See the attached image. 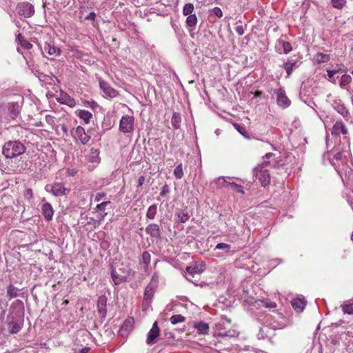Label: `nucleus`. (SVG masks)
Segmentation results:
<instances>
[{
    "label": "nucleus",
    "mask_w": 353,
    "mask_h": 353,
    "mask_svg": "<svg viewBox=\"0 0 353 353\" xmlns=\"http://www.w3.org/2000/svg\"><path fill=\"white\" fill-rule=\"evenodd\" d=\"M26 147L19 141L6 142L2 149L5 157L4 161L0 159V169L5 173L21 172L26 170V164L24 161L17 160V157L23 154Z\"/></svg>",
    "instance_id": "1"
},
{
    "label": "nucleus",
    "mask_w": 353,
    "mask_h": 353,
    "mask_svg": "<svg viewBox=\"0 0 353 353\" xmlns=\"http://www.w3.org/2000/svg\"><path fill=\"white\" fill-rule=\"evenodd\" d=\"M19 98L21 99L20 101H16L0 103L1 121L10 122L19 117L23 101V98L20 97Z\"/></svg>",
    "instance_id": "2"
},
{
    "label": "nucleus",
    "mask_w": 353,
    "mask_h": 353,
    "mask_svg": "<svg viewBox=\"0 0 353 353\" xmlns=\"http://www.w3.org/2000/svg\"><path fill=\"white\" fill-rule=\"evenodd\" d=\"M214 336L221 338H236L239 332L233 328L231 320L221 317L213 326Z\"/></svg>",
    "instance_id": "3"
},
{
    "label": "nucleus",
    "mask_w": 353,
    "mask_h": 353,
    "mask_svg": "<svg viewBox=\"0 0 353 353\" xmlns=\"http://www.w3.org/2000/svg\"><path fill=\"white\" fill-rule=\"evenodd\" d=\"M282 316L279 314L272 315L271 314L260 313L258 315L257 319L261 325H266L274 332L276 329L282 328V324L279 321Z\"/></svg>",
    "instance_id": "4"
},
{
    "label": "nucleus",
    "mask_w": 353,
    "mask_h": 353,
    "mask_svg": "<svg viewBox=\"0 0 353 353\" xmlns=\"http://www.w3.org/2000/svg\"><path fill=\"white\" fill-rule=\"evenodd\" d=\"M132 270L124 267L112 268L111 277L115 285H119L123 282L127 281L131 274Z\"/></svg>",
    "instance_id": "5"
},
{
    "label": "nucleus",
    "mask_w": 353,
    "mask_h": 353,
    "mask_svg": "<svg viewBox=\"0 0 353 353\" xmlns=\"http://www.w3.org/2000/svg\"><path fill=\"white\" fill-rule=\"evenodd\" d=\"M159 282V276L157 272H154L149 284L145 287L143 296V301L146 303H150L154 296V292L158 287Z\"/></svg>",
    "instance_id": "6"
},
{
    "label": "nucleus",
    "mask_w": 353,
    "mask_h": 353,
    "mask_svg": "<svg viewBox=\"0 0 353 353\" xmlns=\"http://www.w3.org/2000/svg\"><path fill=\"white\" fill-rule=\"evenodd\" d=\"M45 190L52 194L55 196H64L70 192V190L66 188L63 183L59 182L47 184L45 186Z\"/></svg>",
    "instance_id": "7"
},
{
    "label": "nucleus",
    "mask_w": 353,
    "mask_h": 353,
    "mask_svg": "<svg viewBox=\"0 0 353 353\" xmlns=\"http://www.w3.org/2000/svg\"><path fill=\"white\" fill-rule=\"evenodd\" d=\"M119 130L123 133H132L134 130V117L125 114L122 116L119 121Z\"/></svg>",
    "instance_id": "8"
},
{
    "label": "nucleus",
    "mask_w": 353,
    "mask_h": 353,
    "mask_svg": "<svg viewBox=\"0 0 353 353\" xmlns=\"http://www.w3.org/2000/svg\"><path fill=\"white\" fill-rule=\"evenodd\" d=\"M253 172L256 179L261 182L263 186H266L270 183V172L265 169L264 166L254 168Z\"/></svg>",
    "instance_id": "9"
},
{
    "label": "nucleus",
    "mask_w": 353,
    "mask_h": 353,
    "mask_svg": "<svg viewBox=\"0 0 353 353\" xmlns=\"http://www.w3.org/2000/svg\"><path fill=\"white\" fill-rule=\"evenodd\" d=\"M160 336V328L158 326V322L153 323L152 328L147 334L145 343L148 345H152L157 342V339Z\"/></svg>",
    "instance_id": "10"
},
{
    "label": "nucleus",
    "mask_w": 353,
    "mask_h": 353,
    "mask_svg": "<svg viewBox=\"0 0 353 353\" xmlns=\"http://www.w3.org/2000/svg\"><path fill=\"white\" fill-rule=\"evenodd\" d=\"M205 270V265L202 263H195L194 265L187 267V276L186 279L194 283L192 279L195 275H200Z\"/></svg>",
    "instance_id": "11"
},
{
    "label": "nucleus",
    "mask_w": 353,
    "mask_h": 353,
    "mask_svg": "<svg viewBox=\"0 0 353 353\" xmlns=\"http://www.w3.org/2000/svg\"><path fill=\"white\" fill-rule=\"evenodd\" d=\"M274 94L276 95V102L279 107L287 108L290 105L291 101L286 96L283 88H279L274 90Z\"/></svg>",
    "instance_id": "12"
},
{
    "label": "nucleus",
    "mask_w": 353,
    "mask_h": 353,
    "mask_svg": "<svg viewBox=\"0 0 353 353\" xmlns=\"http://www.w3.org/2000/svg\"><path fill=\"white\" fill-rule=\"evenodd\" d=\"M333 108L339 113L346 121L352 122L351 120L350 113L345 107V105L342 103L341 99H335L332 103Z\"/></svg>",
    "instance_id": "13"
},
{
    "label": "nucleus",
    "mask_w": 353,
    "mask_h": 353,
    "mask_svg": "<svg viewBox=\"0 0 353 353\" xmlns=\"http://www.w3.org/2000/svg\"><path fill=\"white\" fill-rule=\"evenodd\" d=\"M17 12L19 15L26 18L32 17L34 13V6L28 2L20 3L17 7Z\"/></svg>",
    "instance_id": "14"
},
{
    "label": "nucleus",
    "mask_w": 353,
    "mask_h": 353,
    "mask_svg": "<svg viewBox=\"0 0 353 353\" xmlns=\"http://www.w3.org/2000/svg\"><path fill=\"white\" fill-rule=\"evenodd\" d=\"M337 172L341 176L344 185L346 187H350L353 182L352 170L345 165L343 170H337Z\"/></svg>",
    "instance_id": "15"
},
{
    "label": "nucleus",
    "mask_w": 353,
    "mask_h": 353,
    "mask_svg": "<svg viewBox=\"0 0 353 353\" xmlns=\"http://www.w3.org/2000/svg\"><path fill=\"white\" fill-rule=\"evenodd\" d=\"M72 135L74 138L79 139L83 145L87 144L91 138V137L85 132V129L80 125L77 126L72 131Z\"/></svg>",
    "instance_id": "16"
},
{
    "label": "nucleus",
    "mask_w": 353,
    "mask_h": 353,
    "mask_svg": "<svg viewBox=\"0 0 353 353\" xmlns=\"http://www.w3.org/2000/svg\"><path fill=\"white\" fill-rule=\"evenodd\" d=\"M232 247L231 245L225 243H218L215 248L214 249V256L216 257H222L225 254L227 255H231L232 254Z\"/></svg>",
    "instance_id": "17"
},
{
    "label": "nucleus",
    "mask_w": 353,
    "mask_h": 353,
    "mask_svg": "<svg viewBox=\"0 0 353 353\" xmlns=\"http://www.w3.org/2000/svg\"><path fill=\"white\" fill-rule=\"evenodd\" d=\"M41 210V214L46 221H50L52 219L54 215L53 208L50 203L46 201L45 198L42 199Z\"/></svg>",
    "instance_id": "18"
},
{
    "label": "nucleus",
    "mask_w": 353,
    "mask_h": 353,
    "mask_svg": "<svg viewBox=\"0 0 353 353\" xmlns=\"http://www.w3.org/2000/svg\"><path fill=\"white\" fill-rule=\"evenodd\" d=\"M99 86L107 97L114 98L119 94L117 90L112 88L108 82L102 79H99Z\"/></svg>",
    "instance_id": "19"
},
{
    "label": "nucleus",
    "mask_w": 353,
    "mask_h": 353,
    "mask_svg": "<svg viewBox=\"0 0 353 353\" xmlns=\"http://www.w3.org/2000/svg\"><path fill=\"white\" fill-rule=\"evenodd\" d=\"M347 133L348 130L344 123L341 120L336 121L333 125L332 134L334 136H339L342 134L345 136L344 139H346V135Z\"/></svg>",
    "instance_id": "20"
},
{
    "label": "nucleus",
    "mask_w": 353,
    "mask_h": 353,
    "mask_svg": "<svg viewBox=\"0 0 353 353\" xmlns=\"http://www.w3.org/2000/svg\"><path fill=\"white\" fill-rule=\"evenodd\" d=\"M192 325L199 334L206 335L209 333L210 327L209 324L206 322L203 321H193Z\"/></svg>",
    "instance_id": "21"
},
{
    "label": "nucleus",
    "mask_w": 353,
    "mask_h": 353,
    "mask_svg": "<svg viewBox=\"0 0 353 353\" xmlns=\"http://www.w3.org/2000/svg\"><path fill=\"white\" fill-rule=\"evenodd\" d=\"M274 335V332L266 325H262L259 327L257 338L259 340L270 339Z\"/></svg>",
    "instance_id": "22"
},
{
    "label": "nucleus",
    "mask_w": 353,
    "mask_h": 353,
    "mask_svg": "<svg viewBox=\"0 0 353 353\" xmlns=\"http://www.w3.org/2000/svg\"><path fill=\"white\" fill-rule=\"evenodd\" d=\"M145 232L152 239H161V230L158 224L150 223L145 228Z\"/></svg>",
    "instance_id": "23"
},
{
    "label": "nucleus",
    "mask_w": 353,
    "mask_h": 353,
    "mask_svg": "<svg viewBox=\"0 0 353 353\" xmlns=\"http://www.w3.org/2000/svg\"><path fill=\"white\" fill-rule=\"evenodd\" d=\"M134 325V319L132 318H128L124 321L122 325L119 329V334L124 336L128 335L129 332L132 330Z\"/></svg>",
    "instance_id": "24"
},
{
    "label": "nucleus",
    "mask_w": 353,
    "mask_h": 353,
    "mask_svg": "<svg viewBox=\"0 0 353 353\" xmlns=\"http://www.w3.org/2000/svg\"><path fill=\"white\" fill-rule=\"evenodd\" d=\"M107 297L105 295H101L97 300V307L99 314L105 317L107 313L106 310Z\"/></svg>",
    "instance_id": "25"
},
{
    "label": "nucleus",
    "mask_w": 353,
    "mask_h": 353,
    "mask_svg": "<svg viewBox=\"0 0 353 353\" xmlns=\"http://www.w3.org/2000/svg\"><path fill=\"white\" fill-rule=\"evenodd\" d=\"M198 23L197 17L194 13L192 14H190L187 16L185 20V26L189 32H192L196 29V26Z\"/></svg>",
    "instance_id": "26"
},
{
    "label": "nucleus",
    "mask_w": 353,
    "mask_h": 353,
    "mask_svg": "<svg viewBox=\"0 0 353 353\" xmlns=\"http://www.w3.org/2000/svg\"><path fill=\"white\" fill-rule=\"evenodd\" d=\"M306 305V301L303 298H296L292 301V307L298 312L303 311Z\"/></svg>",
    "instance_id": "27"
},
{
    "label": "nucleus",
    "mask_w": 353,
    "mask_h": 353,
    "mask_svg": "<svg viewBox=\"0 0 353 353\" xmlns=\"http://www.w3.org/2000/svg\"><path fill=\"white\" fill-rule=\"evenodd\" d=\"M43 49L49 55L54 57L61 55V50L60 48L50 43H45Z\"/></svg>",
    "instance_id": "28"
},
{
    "label": "nucleus",
    "mask_w": 353,
    "mask_h": 353,
    "mask_svg": "<svg viewBox=\"0 0 353 353\" xmlns=\"http://www.w3.org/2000/svg\"><path fill=\"white\" fill-rule=\"evenodd\" d=\"M22 321H11L8 323V329L10 334H14L18 333L22 328Z\"/></svg>",
    "instance_id": "29"
},
{
    "label": "nucleus",
    "mask_w": 353,
    "mask_h": 353,
    "mask_svg": "<svg viewBox=\"0 0 353 353\" xmlns=\"http://www.w3.org/2000/svg\"><path fill=\"white\" fill-rule=\"evenodd\" d=\"M75 113L86 124H88L90 122V119L92 118V114L85 110H77Z\"/></svg>",
    "instance_id": "30"
},
{
    "label": "nucleus",
    "mask_w": 353,
    "mask_h": 353,
    "mask_svg": "<svg viewBox=\"0 0 353 353\" xmlns=\"http://www.w3.org/2000/svg\"><path fill=\"white\" fill-rule=\"evenodd\" d=\"M16 41L21 45L23 48L26 50H30L32 48V45L28 41L25 39L21 33H19L17 35Z\"/></svg>",
    "instance_id": "31"
},
{
    "label": "nucleus",
    "mask_w": 353,
    "mask_h": 353,
    "mask_svg": "<svg viewBox=\"0 0 353 353\" xmlns=\"http://www.w3.org/2000/svg\"><path fill=\"white\" fill-rule=\"evenodd\" d=\"M181 117L179 113L174 112L171 119V124L174 130H177L181 126Z\"/></svg>",
    "instance_id": "32"
},
{
    "label": "nucleus",
    "mask_w": 353,
    "mask_h": 353,
    "mask_svg": "<svg viewBox=\"0 0 353 353\" xmlns=\"http://www.w3.org/2000/svg\"><path fill=\"white\" fill-rule=\"evenodd\" d=\"M150 260H151L150 254L147 251H144L142 253L141 263L142 265H143V269L145 271H146L148 270V265L150 263Z\"/></svg>",
    "instance_id": "33"
},
{
    "label": "nucleus",
    "mask_w": 353,
    "mask_h": 353,
    "mask_svg": "<svg viewBox=\"0 0 353 353\" xmlns=\"http://www.w3.org/2000/svg\"><path fill=\"white\" fill-rule=\"evenodd\" d=\"M233 126L245 138L250 139V133L243 124L234 123Z\"/></svg>",
    "instance_id": "34"
},
{
    "label": "nucleus",
    "mask_w": 353,
    "mask_h": 353,
    "mask_svg": "<svg viewBox=\"0 0 353 353\" xmlns=\"http://www.w3.org/2000/svg\"><path fill=\"white\" fill-rule=\"evenodd\" d=\"M352 81V77L349 74H343L341 76L339 85L340 87L343 89H347V85L351 83Z\"/></svg>",
    "instance_id": "35"
},
{
    "label": "nucleus",
    "mask_w": 353,
    "mask_h": 353,
    "mask_svg": "<svg viewBox=\"0 0 353 353\" xmlns=\"http://www.w3.org/2000/svg\"><path fill=\"white\" fill-rule=\"evenodd\" d=\"M157 213V204L154 203L151 205L147 210L146 217L150 220H153Z\"/></svg>",
    "instance_id": "36"
},
{
    "label": "nucleus",
    "mask_w": 353,
    "mask_h": 353,
    "mask_svg": "<svg viewBox=\"0 0 353 353\" xmlns=\"http://www.w3.org/2000/svg\"><path fill=\"white\" fill-rule=\"evenodd\" d=\"M278 45L281 46L283 48V53L288 54L292 50V47L290 42L283 40H278Z\"/></svg>",
    "instance_id": "37"
},
{
    "label": "nucleus",
    "mask_w": 353,
    "mask_h": 353,
    "mask_svg": "<svg viewBox=\"0 0 353 353\" xmlns=\"http://www.w3.org/2000/svg\"><path fill=\"white\" fill-rule=\"evenodd\" d=\"M283 67L286 71L287 77H289L291 75L294 68L297 67V61H288V62H286L284 64Z\"/></svg>",
    "instance_id": "38"
},
{
    "label": "nucleus",
    "mask_w": 353,
    "mask_h": 353,
    "mask_svg": "<svg viewBox=\"0 0 353 353\" xmlns=\"http://www.w3.org/2000/svg\"><path fill=\"white\" fill-rule=\"evenodd\" d=\"M229 182L223 176H220L214 181L217 188H228Z\"/></svg>",
    "instance_id": "39"
},
{
    "label": "nucleus",
    "mask_w": 353,
    "mask_h": 353,
    "mask_svg": "<svg viewBox=\"0 0 353 353\" xmlns=\"http://www.w3.org/2000/svg\"><path fill=\"white\" fill-rule=\"evenodd\" d=\"M314 60L317 63H326L330 60V55L321 52H318L314 56Z\"/></svg>",
    "instance_id": "40"
},
{
    "label": "nucleus",
    "mask_w": 353,
    "mask_h": 353,
    "mask_svg": "<svg viewBox=\"0 0 353 353\" xmlns=\"http://www.w3.org/2000/svg\"><path fill=\"white\" fill-rule=\"evenodd\" d=\"M70 0H51V3L56 9H61L65 8L70 3Z\"/></svg>",
    "instance_id": "41"
},
{
    "label": "nucleus",
    "mask_w": 353,
    "mask_h": 353,
    "mask_svg": "<svg viewBox=\"0 0 353 353\" xmlns=\"http://www.w3.org/2000/svg\"><path fill=\"white\" fill-rule=\"evenodd\" d=\"M7 295L10 298V299L17 297L18 289L14 287L12 284H10L7 287Z\"/></svg>",
    "instance_id": "42"
},
{
    "label": "nucleus",
    "mask_w": 353,
    "mask_h": 353,
    "mask_svg": "<svg viewBox=\"0 0 353 353\" xmlns=\"http://www.w3.org/2000/svg\"><path fill=\"white\" fill-rule=\"evenodd\" d=\"M194 10V6L193 3H185L183 8V14L185 16H188L190 14H194L193 13Z\"/></svg>",
    "instance_id": "43"
},
{
    "label": "nucleus",
    "mask_w": 353,
    "mask_h": 353,
    "mask_svg": "<svg viewBox=\"0 0 353 353\" xmlns=\"http://www.w3.org/2000/svg\"><path fill=\"white\" fill-rule=\"evenodd\" d=\"M111 203V201H103L99 204L97 205V207H96V209H97V211L101 214H107L108 213L105 212V208L110 205Z\"/></svg>",
    "instance_id": "44"
},
{
    "label": "nucleus",
    "mask_w": 353,
    "mask_h": 353,
    "mask_svg": "<svg viewBox=\"0 0 353 353\" xmlns=\"http://www.w3.org/2000/svg\"><path fill=\"white\" fill-rule=\"evenodd\" d=\"M174 176L176 179H181L183 176V170L182 163H179L176 166L173 172Z\"/></svg>",
    "instance_id": "45"
},
{
    "label": "nucleus",
    "mask_w": 353,
    "mask_h": 353,
    "mask_svg": "<svg viewBox=\"0 0 353 353\" xmlns=\"http://www.w3.org/2000/svg\"><path fill=\"white\" fill-rule=\"evenodd\" d=\"M176 216L179 219V221L183 223L187 222L190 219V215L188 214V212L185 210H181L179 212L176 214Z\"/></svg>",
    "instance_id": "46"
},
{
    "label": "nucleus",
    "mask_w": 353,
    "mask_h": 353,
    "mask_svg": "<svg viewBox=\"0 0 353 353\" xmlns=\"http://www.w3.org/2000/svg\"><path fill=\"white\" fill-rule=\"evenodd\" d=\"M185 321V318L181 314H175L170 318V321L172 325H176L179 323H182Z\"/></svg>",
    "instance_id": "47"
},
{
    "label": "nucleus",
    "mask_w": 353,
    "mask_h": 353,
    "mask_svg": "<svg viewBox=\"0 0 353 353\" xmlns=\"http://www.w3.org/2000/svg\"><path fill=\"white\" fill-rule=\"evenodd\" d=\"M62 99L64 100L63 101L61 102L62 103H64L71 108L76 105L75 100L73 98L68 96L67 94H65Z\"/></svg>",
    "instance_id": "48"
},
{
    "label": "nucleus",
    "mask_w": 353,
    "mask_h": 353,
    "mask_svg": "<svg viewBox=\"0 0 353 353\" xmlns=\"http://www.w3.org/2000/svg\"><path fill=\"white\" fill-rule=\"evenodd\" d=\"M261 305L266 308H275L276 307V303L274 301H271L268 299H265L261 301Z\"/></svg>",
    "instance_id": "49"
},
{
    "label": "nucleus",
    "mask_w": 353,
    "mask_h": 353,
    "mask_svg": "<svg viewBox=\"0 0 353 353\" xmlns=\"http://www.w3.org/2000/svg\"><path fill=\"white\" fill-rule=\"evenodd\" d=\"M341 307L344 314H353V303H345Z\"/></svg>",
    "instance_id": "50"
},
{
    "label": "nucleus",
    "mask_w": 353,
    "mask_h": 353,
    "mask_svg": "<svg viewBox=\"0 0 353 353\" xmlns=\"http://www.w3.org/2000/svg\"><path fill=\"white\" fill-rule=\"evenodd\" d=\"M232 190H234L236 192L244 193L243 187L241 185H239L234 182H229V187Z\"/></svg>",
    "instance_id": "51"
},
{
    "label": "nucleus",
    "mask_w": 353,
    "mask_h": 353,
    "mask_svg": "<svg viewBox=\"0 0 353 353\" xmlns=\"http://www.w3.org/2000/svg\"><path fill=\"white\" fill-rule=\"evenodd\" d=\"M332 5L337 9H341L346 3V0H332Z\"/></svg>",
    "instance_id": "52"
},
{
    "label": "nucleus",
    "mask_w": 353,
    "mask_h": 353,
    "mask_svg": "<svg viewBox=\"0 0 353 353\" xmlns=\"http://www.w3.org/2000/svg\"><path fill=\"white\" fill-rule=\"evenodd\" d=\"M210 14L215 15L216 17L221 18L223 17V12L219 7H214L209 10Z\"/></svg>",
    "instance_id": "53"
},
{
    "label": "nucleus",
    "mask_w": 353,
    "mask_h": 353,
    "mask_svg": "<svg viewBox=\"0 0 353 353\" xmlns=\"http://www.w3.org/2000/svg\"><path fill=\"white\" fill-rule=\"evenodd\" d=\"M106 216H107V214H101L99 212L97 220H94V219H91V220L94 222V227H96V225L99 226L101 224V221H103L104 220V219Z\"/></svg>",
    "instance_id": "54"
},
{
    "label": "nucleus",
    "mask_w": 353,
    "mask_h": 353,
    "mask_svg": "<svg viewBox=\"0 0 353 353\" xmlns=\"http://www.w3.org/2000/svg\"><path fill=\"white\" fill-rule=\"evenodd\" d=\"M337 72H338V70H327V78L332 83H335V79H334V76Z\"/></svg>",
    "instance_id": "55"
},
{
    "label": "nucleus",
    "mask_w": 353,
    "mask_h": 353,
    "mask_svg": "<svg viewBox=\"0 0 353 353\" xmlns=\"http://www.w3.org/2000/svg\"><path fill=\"white\" fill-rule=\"evenodd\" d=\"M105 196H106V193H105L104 192H97L94 196V201L95 202H99Z\"/></svg>",
    "instance_id": "56"
},
{
    "label": "nucleus",
    "mask_w": 353,
    "mask_h": 353,
    "mask_svg": "<svg viewBox=\"0 0 353 353\" xmlns=\"http://www.w3.org/2000/svg\"><path fill=\"white\" fill-rule=\"evenodd\" d=\"M169 192H170V188H169L168 184H165L161 188V192H160V195L161 196H164L166 194H169Z\"/></svg>",
    "instance_id": "57"
},
{
    "label": "nucleus",
    "mask_w": 353,
    "mask_h": 353,
    "mask_svg": "<svg viewBox=\"0 0 353 353\" xmlns=\"http://www.w3.org/2000/svg\"><path fill=\"white\" fill-rule=\"evenodd\" d=\"M86 103H87L88 106L90 107V108H92V110H95L96 108H97L99 107L98 103L93 100L86 101Z\"/></svg>",
    "instance_id": "58"
},
{
    "label": "nucleus",
    "mask_w": 353,
    "mask_h": 353,
    "mask_svg": "<svg viewBox=\"0 0 353 353\" xmlns=\"http://www.w3.org/2000/svg\"><path fill=\"white\" fill-rule=\"evenodd\" d=\"M46 121L51 125H53L55 124V122H54V117L52 115H50V114H47L46 116Z\"/></svg>",
    "instance_id": "59"
},
{
    "label": "nucleus",
    "mask_w": 353,
    "mask_h": 353,
    "mask_svg": "<svg viewBox=\"0 0 353 353\" xmlns=\"http://www.w3.org/2000/svg\"><path fill=\"white\" fill-rule=\"evenodd\" d=\"M235 31L239 36H241L244 34L245 29L243 26H238L236 27Z\"/></svg>",
    "instance_id": "60"
},
{
    "label": "nucleus",
    "mask_w": 353,
    "mask_h": 353,
    "mask_svg": "<svg viewBox=\"0 0 353 353\" xmlns=\"http://www.w3.org/2000/svg\"><path fill=\"white\" fill-rule=\"evenodd\" d=\"M95 17H96V14L94 12H91L89 13V14H88L85 17V20H88V21H94L95 20Z\"/></svg>",
    "instance_id": "61"
},
{
    "label": "nucleus",
    "mask_w": 353,
    "mask_h": 353,
    "mask_svg": "<svg viewBox=\"0 0 353 353\" xmlns=\"http://www.w3.org/2000/svg\"><path fill=\"white\" fill-rule=\"evenodd\" d=\"M77 170L74 168H69L66 170L68 176H74L77 174Z\"/></svg>",
    "instance_id": "62"
},
{
    "label": "nucleus",
    "mask_w": 353,
    "mask_h": 353,
    "mask_svg": "<svg viewBox=\"0 0 353 353\" xmlns=\"http://www.w3.org/2000/svg\"><path fill=\"white\" fill-rule=\"evenodd\" d=\"M91 150H92V154H95L96 155L95 156L92 155L90 158V161L92 162H98V160H97V159H98V154L97 153V150H95L94 152H93V149H92Z\"/></svg>",
    "instance_id": "63"
},
{
    "label": "nucleus",
    "mask_w": 353,
    "mask_h": 353,
    "mask_svg": "<svg viewBox=\"0 0 353 353\" xmlns=\"http://www.w3.org/2000/svg\"><path fill=\"white\" fill-rule=\"evenodd\" d=\"M145 182V176H139V179H138V186L139 187H141L143 185Z\"/></svg>",
    "instance_id": "64"
}]
</instances>
